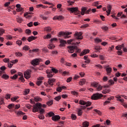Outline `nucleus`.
<instances>
[{"mask_svg":"<svg viewBox=\"0 0 127 127\" xmlns=\"http://www.w3.org/2000/svg\"><path fill=\"white\" fill-rule=\"evenodd\" d=\"M40 111L41 115H43L45 111L42 109V104L40 103H37L36 104L33 106L32 112L33 113H37Z\"/></svg>","mask_w":127,"mask_h":127,"instance_id":"f257e3e1","label":"nucleus"},{"mask_svg":"<svg viewBox=\"0 0 127 127\" xmlns=\"http://www.w3.org/2000/svg\"><path fill=\"white\" fill-rule=\"evenodd\" d=\"M68 52L69 53H74L75 49L76 50L77 53H80L81 52V50L78 49V47L76 46H70L67 47Z\"/></svg>","mask_w":127,"mask_h":127,"instance_id":"f03ea898","label":"nucleus"},{"mask_svg":"<svg viewBox=\"0 0 127 127\" xmlns=\"http://www.w3.org/2000/svg\"><path fill=\"white\" fill-rule=\"evenodd\" d=\"M70 34H72V32H60L59 34L60 37L61 36H64L65 39H67V38H69L71 37V36H68V35H70Z\"/></svg>","mask_w":127,"mask_h":127,"instance_id":"7ed1b4c3","label":"nucleus"},{"mask_svg":"<svg viewBox=\"0 0 127 127\" xmlns=\"http://www.w3.org/2000/svg\"><path fill=\"white\" fill-rule=\"evenodd\" d=\"M103 97V94H100L99 93H96L95 94H93L91 97V100H99L101 99Z\"/></svg>","mask_w":127,"mask_h":127,"instance_id":"20e7f679","label":"nucleus"},{"mask_svg":"<svg viewBox=\"0 0 127 127\" xmlns=\"http://www.w3.org/2000/svg\"><path fill=\"white\" fill-rule=\"evenodd\" d=\"M67 10L71 11V13L74 12V14H80V11L78 10V7H69L67 8Z\"/></svg>","mask_w":127,"mask_h":127,"instance_id":"39448f33","label":"nucleus"},{"mask_svg":"<svg viewBox=\"0 0 127 127\" xmlns=\"http://www.w3.org/2000/svg\"><path fill=\"white\" fill-rule=\"evenodd\" d=\"M87 8L86 7H83L81 8V15H84L85 13L86 14H89L91 11H92V9L89 8L88 10H87Z\"/></svg>","mask_w":127,"mask_h":127,"instance_id":"423d86ee","label":"nucleus"},{"mask_svg":"<svg viewBox=\"0 0 127 127\" xmlns=\"http://www.w3.org/2000/svg\"><path fill=\"white\" fill-rule=\"evenodd\" d=\"M56 81V79L54 78H50L49 79L48 81V83L46 82L44 83L45 86H46V87H48V84L50 85V86H53V83H54Z\"/></svg>","mask_w":127,"mask_h":127,"instance_id":"0eeeda50","label":"nucleus"},{"mask_svg":"<svg viewBox=\"0 0 127 127\" xmlns=\"http://www.w3.org/2000/svg\"><path fill=\"white\" fill-rule=\"evenodd\" d=\"M82 34H83L81 32H76L74 34V36L76 39H80V40H82V39H83Z\"/></svg>","mask_w":127,"mask_h":127,"instance_id":"6e6552de","label":"nucleus"},{"mask_svg":"<svg viewBox=\"0 0 127 127\" xmlns=\"http://www.w3.org/2000/svg\"><path fill=\"white\" fill-rule=\"evenodd\" d=\"M31 71L30 70H27L24 72V76L25 79H29L30 78V74H31Z\"/></svg>","mask_w":127,"mask_h":127,"instance_id":"1a4fd4ad","label":"nucleus"},{"mask_svg":"<svg viewBox=\"0 0 127 127\" xmlns=\"http://www.w3.org/2000/svg\"><path fill=\"white\" fill-rule=\"evenodd\" d=\"M31 63L33 66H37L39 64V60L38 59H34L31 61Z\"/></svg>","mask_w":127,"mask_h":127,"instance_id":"9d476101","label":"nucleus"},{"mask_svg":"<svg viewBox=\"0 0 127 127\" xmlns=\"http://www.w3.org/2000/svg\"><path fill=\"white\" fill-rule=\"evenodd\" d=\"M59 40L60 43V46L61 47H64L67 44V42L65 40L61 39H60Z\"/></svg>","mask_w":127,"mask_h":127,"instance_id":"9b49d317","label":"nucleus"},{"mask_svg":"<svg viewBox=\"0 0 127 127\" xmlns=\"http://www.w3.org/2000/svg\"><path fill=\"white\" fill-rule=\"evenodd\" d=\"M60 119H61V117L59 115H55L52 117V120L54 122H58Z\"/></svg>","mask_w":127,"mask_h":127,"instance_id":"f8f14e48","label":"nucleus"},{"mask_svg":"<svg viewBox=\"0 0 127 127\" xmlns=\"http://www.w3.org/2000/svg\"><path fill=\"white\" fill-rule=\"evenodd\" d=\"M90 52L89 50L84 49L83 51L80 53V56H83V55H86V54H88Z\"/></svg>","mask_w":127,"mask_h":127,"instance_id":"ddd939ff","label":"nucleus"},{"mask_svg":"<svg viewBox=\"0 0 127 127\" xmlns=\"http://www.w3.org/2000/svg\"><path fill=\"white\" fill-rule=\"evenodd\" d=\"M106 71L107 73V75L110 76L111 75V73H112V67H110L109 66H107L106 67Z\"/></svg>","mask_w":127,"mask_h":127,"instance_id":"4468645a","label":"nucleus"},{"mask_svg":"<svg viewBox=\"0 0 127 127\" xmlns=\"http://www.w3.org/2000/svg\"><path fill=\"white\" fill-rule=\"evenodd\" d=\"M34 100L35 101V102H41V101H42V99L39 96H36L34 98Z\"/></svg>","mask_w":127,"mask_h":127,"instance_id":"2eb2a0df","label":"nucleus"},{"mask_svg":"<svg viewBox=\"0 0 127 127\" xmlns=\"http://www.w3.org/2000/svg\"><path fill=\"white\" fill-rule=\"evenodd\" d=\"M52 29L51 27L48 26L44 28V30L46 31L47 32H51V30Z\"/></svg>","mask_w":127,"mask_h":127,"instance_id":"dca6fc26","label":"nucleus"},{"mask_svg":"<svg viewBox=\"0 0 127 127\" xmlns=\"http://www.w3.org/2000/svg\"><path fill=\"white\" fill-rule=\"evenodd\" d=\"M35 40V37L33 36H31V37H28L27 39L28 42H31L32 40Z\"/></svg>","mask_w":127,"mask_h":127,"instance_id":"f3484780","label":"nucleus"},{"mask_svg":"<svg viewBox=\"0 0 127 127\" xmlns=\"http://www.w3.org/2000/svg\"><path fill=\"white\" fill-rule=\"evenodd\" d=\"M85 83H86V79H80L79 84L80 86H83V85H84Z\"/></svg>","mask_w":127,"mask_h":127,"instance_id":"a211bd4d","label":"nucleus"},{"mask_svg":"<svg viewBox=\"0 0 127 127\" xmlns=\"http://www.w3.org/2000/svg\"><path fill=\"white\" fill-rule=\"evenodd\" d=\"M82 127H89V122L85 121L82 124Z\"/></svg>","mask_w":127,"mask_h":127,"instance_id":"6ab92c4d","label":"nucleus"},{"mask_svg":"<svg viewBox=\"0 0 127 127\" xmlns=\"http://www.w3.org/2000/svg\"><path fill=\"white\" fill-rule=\"evenodd\" d=\"M99 85V84L97 82H93L91 83L92 87H95V88H98Z\"/></svg>","mask_w":127,"mask_h":127,"instance_id":"aec40b11","label":"nucleus"},{"mask_svg":"<svg viewBox=\"0 0 127 127\" xmlns=\"http://www.w3.org/2000/svg\"><path fill=\"white\" fill-rule=\"evenodd\" d=\"M86 104H87V102H85V101L82 100H79V104L80 105H82L83 106H85V105H86Z\"/></svg>","mask_w":127,"mask_h":127,"instance_id":"412c9836","label":"nucleus"},{"mask_svg":"<svg viewBox=\"0 0 127 127\" xmlns=\"http://www.w3.org/2000/svg\"><path fill=\"white\" fill-rule=\"evenodd\" d=\"M2 78H3V79H4L5 80H7V79L9 78V76L5 74H4L2 75Z\"/></svg>","mask_w":127,"mask_h":127,"instance_id":"4be33fe9","label":"nucleus"},{"mask_svg":"<svg viewBox=\"0 0 127 127\" xmlns=\"http://www.w3.org/2000/svg\"><path fill=\"white\" fill-rule=\"evenodd\" d=\"M29 13H26L24 14V16L26 18H30V17H31V15H29Z\"/></svg>","mask_w":127,"mask_h":127,"instance_id":"5701e85b","label":"nucleus"},{"mask_svg":"<svg viewBox=\"0 0 127 127\" xmlns=\"http://www.w3.org/2000/svg\"><path fill=\"white\" fill-rule=\"evenodd\" d=\"M48 47L49 49H53V48H55V46L53 44H50Z\"/></svg>","mask_w":127,"mask_h":127,"instance_id":"b1692460","label":"nucleus"},{"mask_svg":"<svg viewBox=\"0 0 127 127\" xmlns=\"http://www.w3.org/2000/svg\"><path fill=\"white\" fill-rule=\"evenodd\" d=\"M15 54L17 57H21L22 56V54L20 52H16Z\"/></svg>","mask_w":127,"mask_h":127,"instance_id":"393cba45","label":"nucleus"},{"mask_svg":"<svg viewBox=\"0 0 127 127\" xmlns=\"http://www.w3.org/2000/svg\"><path fill=\"white\" fill-rule=\"evenodd\" d=\"M48 78H51V77H53V74H52V71H50L47 75Z\"/></svg>","mask_w":127,"mask_h":127,"instance_id":"a878e982","label":"nucleus"},{"mask_svg":"<svg viewBox=\"0 0 127 127\" xmlns=\"http://www.w3.org/2000/svg\"><path fill=\"white\" fill-rule=\"evenodd\" d=\"M13 107H14V104H10L8 105L7 108H8V109L10 110V109H12V108H13Z\"/></svg>","mask_w":127,"mask_h":127,"instance_id":"bb28decb","label":"nucleus"},{"mask_svg":"<svg viewBox=\"0 0 127 127\" xmlns=\"http://www.w3.org/2000/svg\"><path fill=\"white\" fill-rule=\"evenodd\" d=\"M18 76V75L17 74H15L13 76H11L10 78L12 79L13 80H16V79L17 78Z\"/></svg>","mask_w":127,"mask_h":127,"instance_id":"cd10ccee","label":"nucleus"},{"mask_svg":"<svg viewBox=\"0 0 127 127\" xmlns=\"http://www.w3.org/2000/svg\"><path fill=\"white\" fill-rule=\"evenodd\" d=\"M16 114L18 116H23V115H24V113H23V112L19 111H18Z\"/></svg>","mask_w":127,"mask_h":127,"instance_id":"c85d7f7f","label":"nucleus"},{"mask_svg":"<svg viewBox=\"0 0 127 127\" xmlns=\"http://www.w3.org/2000/svg\"><path fill=\"white\" fill-rule=\"evenodd\" d=\"M51 71L52 72V73L53 72L55 73H58V70L56 68H52V71Z\"/></svg>","mask_w":127,"mask_h":127,"instance_id":"c756f323","label":"nucleus"},{"mask_svg":"<svg viewBox=\"0 0 127 127\" xmlns=\"http://www.w3.org/2000/svg\"><path fill=\"white\" fill-rule=\"evenodd\" d=\"M3 33H4V30L3 29L0 28V36H2Z\"/></svg>","mask_w":127,"mask_h":127,"instance_id":"7c9ffc66","label":"nucleus"},{"mask_svg":"<svg viewBox=\"0 0 127 127\" xmlns=\"http://www.w3.org/2000/svg\"><path fill=\"white\" fill-rule=\"evenodd\" d=\"M62 19H64V17L63 16H58V20H62Z\"/></svg>","mask_w":127,"mask_h":127,"instance_id":"2f4dec72","label":"nucleus"},{"mask_svg":"<svg viewBox=\"0 0 127 127\" xmlns=\"http://www.w3.org/2000/svg\"><path fill=\"white\" fill-rule=\"evenodd\" d=\"M18 98V96L12 97L11 98V101H12V102H14V101L17 100Z\"/></svg>","mask_w":127,"mask_h":127,"instance_id":"473e14b6","label":"nucleus"},{"mask_svg":"<svg viewBox=\"0 0 127 127\" xmlns=\"http://www.w3.org/2000/svg\"><path fill=\"white\" fill-rule=\"evenodd\" d=\"M87 27H89V24H85L81 26V28H87Z\"/></svg>","mask_w":127,"mask_h":127,"instance_id":"72a5a7b5","label":"nucleus"},{"mask_svg":"<svg viewBox=\"0 0 127 127\" xmlns=\"http://www.w3.org/2000/svg\"><path fill=\"white\" fill-rule=\"evenodd\" d=\"M78 116H82L83 113H82V109H78V112H77Z\"/></svg>","mask_w":127,"mask_h":127,"instance_id":"f704fd0d","label":"nucleus"},{"mask_svg":"<svg viewBox=\"0 0 127 127\" xmlns=\"http://www.w3.org/2000/svg\"><path fill=\"white\" fill-rule=\"evenodd\" d=\"M38 118L40 119V120H43L44 119V116H43V114H40Z\"/></svg>","mask_w":127,"mask_h":127,"instance_id":"c9c22d12","label":"nucleus"},{"mask_svg":"<svg viewBox=\"0 0 127 127\" xmlns=\"http://www.w3.org/2000/svg\"><path fill=\"white\" fill-rule=\"evenodd\" d=\"M71 118L72 120H76V119H77V116H76V115H75L74 114H71Z\"/></svg>","mask_w":127,"mask_h":127,"instance_id":"e433bc0d","label":"nucleus"},{"mask_svg":"<svg viewBox=\"0 0 127 127\" xmlns=\"http://www.w3.org/2000/svg\"><path fill=\"white\" fill-rule=\"evenodd\" d=\"M4 99L2 98H0V105H2L4 104Z\"/></svg>","mask_w":127,"mask_h":127,"instance_id":"4c0bfd02","label":"nucleus"},{"mask_svg":"<svg viewBox=\"0 0 127 127\" xmlns=\"http://www.w3.org/2000/svg\"><path fill=\"white\" fill-rule=\"evenodd\" d=\"M103 89V86L102 85H99V86L97 88V91H101Z\"/></svg>","mask_w":127,"mask_h":127,"instance_id":"58836bf2","label":"nucleus"},{"mask_svg":"<svg viewBox=\"0 0 127 127\" xmlns=\"http://www.w3.org/2000/svg\"><path fill=\"white\" fill-rule=\"evenodd\" d=\"M108 10L107 11H110L112 10V6L111 5H108L107 6Z\"/></svg>","mask_w":127,"mask_h":127,"instance_id":"ea45409f","label":"nucleus"},{"mask_svg":"<svg viewBox=\"0 0 127 127\" xmlns=\"http://www.w3.org/2000/svg\"><path fill=\"white\" fill-rule=\"evenodd\" d=\"M48 106H52V105H53V101L50 100V101L47 102Z\"/></svg>","mask_w":127,"mask_h":127,"instance_id":"a19ab883","label":"nucleus"},{"mask_svg":"<svg viewBox=\"0 0 127 127\" xmlns=\"http://www.w3.org/2000/svg\"><path fill=\"white\" fill-rule=\"evenodd\" d=\"M19 80H20L23 83H24V82H25V80L24 79L23 76H20V77H19Z\"/></svg>","mask_w":127,"mask_h":127,"instance_id":"79ce46f5","label":"nucleus"},{"mask_svg":"<svg viewBox=\"0 0 127 127\" xmlns=\"http://www.w3.org/2000/svg\"><path fill=\"white\" fill-rule=\"evenodd\" d=\"M48 38H51V34H47L46 36H44L45 39H48Z\"/></svg>","mask_w":127,"mask_h":127,"instance_id":"37998d69","label":"nucleus"},{"mask_svg":"<svg viewBox=\"0 0 127 127\" xmlns=\"http://www.w3.org/2000/svg\"><path fill=\"white\" fill-rule=\"evenodd\" d=\"M16 44L19 46L22 44V41L21 40H18L16 41Z\"/></svg>","mask_w":127,"mask_h":127,"instance_id":"c03bdc74","label":"nucleus"},{"mask_svg":"<svg viewBox=\"0 0 127 127\" xmlns=\"http://www.w3.org/2000/svg\"><path fill=\"white\" fill-rule=\"evenodd\" d=\"M37 7L38 8H39V7H42V8H45V6H44L43 5L41 4L37 5Z\"/></svg>","mask_w":127,"mask_h":127,"instance_id":"a18cd8bd","label":"nucleus"},{"mask_svg":"<svg viewBox=\"0 0 127 127\" xmlns=\"http://www.w3.org/2000/svg\"><path fill=\"white\" fill-rule=\"evenodd\" d=\"M48 115L49 116V117H54V116L55 115L53 112H49L48 113Z\"/></svg>","mask_w":127,"mask_h":127,"instance_id":"49530a36","label":"nucleus"},{"mask_svg":"<svg viewBox=\"0 0 127 127\" xmlns=\"http://www.w3.org/2000/svg\"><path fill=\"white\" fill-rule=\"evenodd\" d=\"M55 100H56V101H59L60 100H61V96H57L55 98Z\"/></svg>","mask_w":127,"mask_h":127,"instance_id":"de8ad7c7","label":"nucleus"},{"mask_svg":"<svg viewBox=\"0 0 127 127\" xmlns=\"http://www.w3.org/2000/svg\"><path fill=\"white\" fill-rule=\"evenodd\" d=\"M30 48L29 47H28V46H24L23 48V50H26V51H27V50H29Z\"/></svg>","mask_w":127,"mask_h":127,"instance_id":"09e8293b","label":"nucleus"},{"mask_svg":"<svg viewBox=\"0 0 127 127\" xmlns=\"http://www.w3.org/2000/svg\"><path fill=\"white\" fill-rule=\"evenodd\" d=\"M85 105H86V107H90V106L92 105V102L88 101L86 102Z\"/></svg>","mask_w":127,"mask_h":127,"instance_id":"8fccbe9b","label":"nucleus"},{"mask_svg":"<svg viewBox=\"0 0 127 127\" xmlns=\"http://www.w3.org/2000/svg\"><path fill=\"white\" fill-rule=\"evenodd\" d=\"M94 111H95L96 113H97V114H98V115H99V116H101V115H102V113H101L100 111H99V110H97V109H95V110H94Z\"/></svg>","mask_w":127,"mask_h":127,"instance_id":"3c124183","label":"nucleus"},{"mask_svg":"<svg viewBox=\"0 0 127 127\" xmlns=\"http://www.w3.org/2000/svg\"><path fill=\"white\" fill-rule=\"evenodd\" d=\"M95 42H97L98 43H99L102 41V40L98 38H97L95 39Z\"/></svg>","mask_w":127,"mask_h":127,"instance_id":"603ef678","label":"nucleus"},{"mask_svg":"<svg viewBox=\"0 0 127 127\" xmlns=\"http://www.w3.org/2000/svg\"><path fill=\"white\" fill-rule=\"evenodd\" d=\"M117 50H122V46L119 45L116 47Z\"/></svg>","mask_w":127,"mask_h":127,"instance_id":"864d4df0","label":"nucleus"},{"mask_svg":"<svg viewBox=\"0 0 127 127\" xmlns=\"http://www.w3.org/2000/svg\"><path fill=\"white\" fill-rule=\"evenodd\" d=\"M25 32L26 33H27V34H30V33H31V30H29V29H26L25 31Z\"/></svg>","mask_w":127,"mask_h":127,"instance_id":"5fc2aeb1","label":"nucleus"},{"mask_svg":"<svg viewBox=\"0 0 127 127\" xmlns=\"http://www.w3.org/2000/svg\"><path fill=\"white\" fill-rule=\"evenodd\" d=\"M7 40H10L11 39H12V37L11 36L7 35L6 36Z\"/></svg>","mask_w":127,"mask_h":127,"instance_id":"6e6d98bb","label":"nucleus"},{"mask_svg":"<svg viewBox=\"0 0 127 127\" xmlns=\"http://www.w3.org/2000/svg\"><path fill=\"white\" fill-rule=\"evenodd\" d=\"M27 25L29 27H31V26H33V23L32 22H30V23H28Z\"/></svg>","mask_w":127,"mask_h":127,"instance_id":"4d7b16f0","label":"nucleus"},{"mask_svg":"<svg viewBox=\"0 0 127 127\" xmlns=\"http://www.w3.org/2000/svg\"><path fill=\"white\" fill-rule=\"evenodd\" d=\"M108 82L110 85H114V84H115V82H114V80L112 79L109 80Z\"/></svg>","mask_w":127,"mask_h":127,"instance_id":"13d9d810","label":"nucleus"},{"mask_svg":"<svg viewBox=\"0 0 127 127\" xmlns=\"http://www.w3.org/2000/svg\"><path fill=\"white\" fill-rule=\"evenodd\" d=\"M95 49L96 51H100V50H101V48L99 46H96Z\"/></svg>","mask_w":127,"mask_h":127,"instance_id":"bf43d9fd","label":"nucleus"},{"mask_svg":"<svg viewBox=\"0 0 127 127\" xmlns=\"http://www.w3.org/2000/svg\"><path fill=\"white\" fill-rule=\"evenodd\" d=\"M41 83H42V81L38 80L37 81L36 84L38 86H40V85H41Z\"/></svg>","mask_w":127,"mask_h":127,"instance_id":"052dcab7","label":"nucleus"},{"mask_svg":"<svg viewBox=\"0 0 127 127\" xmlns=\"http://www.w3.org/2000/svg\"><path fill=\"white\" fill-rule=\"evenodd\" d=\"M3 62H4L5 63H6L7 62H9V59H7V58H5L3 60Z\"/></svg>","mask_w":127,"mask_h":127,"instance_id":"680f3d73","label":"nucleus"},{"mask_svg":"<svg viewBox=\"0 0 127 127\" xmlns=\"http://www.w3.org/2000/svg\"><path fill=\"white\" fill-rule=\"evenodd\" d=\"M71 81H72V77H68L67 80H66V82L67 83H69V82H71Z\"/></svg>","mask_w":127,"mask_h":127,"instance_id":"e2e57ef3","label":"nucleus"},{"mask_svg":"<svg viewBox=\"0 0 127 127\" xmlns=\"http://www.w3.org/2000/svg\"><path fill=\"white\" fill-rule=\"evenodd\" d=\"M30 92L29 89H26V90L24 92V95H27V94H28Z\"/></svg>","mask_w":127,"mask_h":127,"instance_id":"0e129e2a","label":"nucleus"},{"mask_svg":"<svg viewBox=\"0 0 127 127\" xmlns=\"http://www.w3.org/2000/svg\"><path fill=\"white\" fill-rule=\"evenodd\" d=\"M102 29H103V30H105L106 31H107V30H108V28L107 26L102 27Z\"/></svg>","mask_w":127,"mask_h":127,"instance_id":"69168bd1","label":"nucleus"},{"mask_svg":"<svg viewBox=\"0 0 127 127\" xmlns=\"http://www.w3.org/2000/svg\"><path fill=\"white\" fill-rule=\"evenodd\" d=\"M61 91H62V89L61 86H60V87L57 88V92H61Z\"/></svg>","mask_w":127,"mask_h":127,"instance_id":"338daca9","label":"nucleus"},{"mask_svg":"<svg viewBox=\"0 0 127 127\" xmlns=\"http://www.w3.org/2000/svg\"><path fill=\"white\" fill-rule=\"evenodd\" d=\"M16 72V70H15V69H11V74L12 75H13V74H15V73Z\"/></svg>","mask_w":127,"mask_h":127,"instance_id":"774afa93","label":"nucleus"}]
</instances>
